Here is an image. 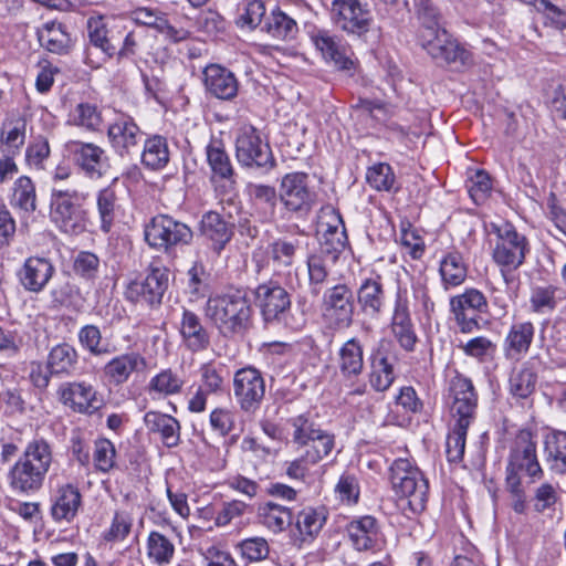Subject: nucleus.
Wrapping results in <instances>:
<instances>
[{
  "label": "nucleus",
  "instance_id": "nucleus-1",
  "mask_svg": "<svg viewBox=\"0 0 566 566\" xmlns=\"http://www.w3.org/2000/svg\"><path fill=\"white\" fill-rule=\"evenodd\" d=\"M53 461L52 449L43 438H34L8 473L9 485L18 494L41 490Z\"/></svg>",
  "mask_w": 566,
  "mask_h": 566
},
{
  "label": "nucleus",
  "instance_id": "nucleus-2",
  "mask_svg": "<svg viewBox=\"0 0 566 566\" xmlns=\"http://www.w3.org/2000/svg\"><path fill=\"white\" fill-rule=\"evenodd\" d=\"M205 315L221 335L233 337L250 327L252 308L244 291L232 290L210 296L205 305Z\"/></svg>",
  "mask_w": 566,
  "mask_h": 566
},
{
  "label": "nucleus",
  "instance_id": "nucleus-3",
  "mask_svg": "<svg viewBox=\"0 0 566 566\" xmlns=\"http://www.w3.org/2000/svg\"><path fill=\"white\" fill-rule=\"evenodd\" d=\"M87 199V192L53 188L50 199L51 221L64 233L83 232L86 227V211L83 209V203Z\"/></svg>",
  "mask_w": 566,
  "mask_h": 566
},
{
  "label": "nucleus",
  "instance_id": "nucleus-4",
  "mask_svg": "<svg viewBox=\"0 0 566 566\" xmlns=\"http://www.w3.org/2000/svg\"><path fill=\"white\" fill-rule=\"evenodd\" d=\"M293 427L292 440L302 449L305 460L316 464L327 457L335 447L334 436L315 424L305 415H298L290 420Z\"/></svg>",
  "mask_w": 566,
  "mask_h": 566
},
{
  "label": "nucleus",
  "instance_id": "nucleus-5",
  "mask_svg": "<svg viewBox=\"0 0 566 566\" xmlns=\"http://www.w3.org/2000/svg\"><path fill=\"white\" fill-rule=\"evenodd\" d=\"M329 14L335 25L348 35L365 36L374 27V15L361 0H333Z\"/></svg>",
  "mask_w": 566,
  "mask_h": 566
},
{
  "label": "nucleus",
  "instance_id": "nucleus-6",
  "mask_svg": "<svg viewBox=\"0 0 566 566\" xmlns=\"http://www.w3.org/2000/svg\"><path fill=\"white\" fill-rule=\"evenodd\" d=\"M495 242L492 249V259L499 266L518 269L525 262L530 252L526 237L518 233L511 223L494 226Z\"/></svg>",
  "mask_w": 566,
  "mask_h": 566
},
{
  "label": "nucleus",
  "instance_id": "nucleus-7",
  "mask_svg": "<svg viewBox=\"0 0 566 566\" xmlns=\"http://www.w3.org/2000/svg\"><path fill=\"white\" fill-rule=\"evenodd\" d=\"M144 234L149 247L165 252L176 245L190 243L193 237L186 223L167 214L151 218L145 226Z\"/></svg>",
  "mask_w": 566,
  "mask_h": 566
},
{
  "label": "nucleus",
  "instance_id": "nucleus-8",
  "mask_svg": "<svg viewBox=\"0 0 566 566\" xmlns=\"http://www.w3.org/2000/svg\"><path fill=\"white\" fill-rule=\"evenodd\" d=\"M521 472L532 479H539L543 475L536 454V440L528 430H521L516 434L507 459L506 478H521Z\"/></svg>",
  "mask_w": 566,
  "mask_h": 566
},
{
  "label": "nucleus",
  "instance_id": "nucleus-9",
  "mask_svg": "<svg viewBox=\"0 0 566 566\" xmlns=\"http://www.w3.org/2000/svg\"><path fill=\"white\" fill-rule=\"evenodd\" d=\"M233 395L244 413H255L265 396V380L261 371L252 366L237 370L233 376Z\"/></svg>",
  "mask_w": 566,
  "mask_h": 566
},
{
  "label": "nucleus",
  "instance_id": "nucleus-10",
  "mask_svg": "<svg viewBox=\"0 0 566 566\" xmlns=\"http://www.w3.org/2000/svg\"><path fill=\"white\" fill-rule=\"evenodd\" d=\"M354 310V294L348 285L336 284L324 292L323 317L334 328H348L353 324Z\"/></svg>",
  "mask_w": 566,
  "mask_h": 566
},
{
  "label": "nucleus",
  "instance_id": "nucleus-11",
  "mask_svg": "<svg viewBox=\"0 0 566 566\" xmlns=\"http://www.w3.org/2000/svg\"><path fill=\"white\" fill-rule=\"evenodd\" d=\"M238 161L245 167L270 169L275 161L270 146L263 143L253 126H243L235 140Z\"/></svg>",
  "mask_w": 566,
  "mask_h": 566
},
{
  "label": "nucleus",
  "instance_id": "nucleus-12",
  "mask_svg": "<svg viewBox=\"0 0 566 566\" xmlns=\"http://www.w3.org/2000/svg\"><path fill=\"white\" fill-rule=\"evenodd\" d=\"M279 198L286 210L307 213L315 203L316 193L308 186V176L304 172L286 174L280 184Z\"/></svg>",
  "mask_w": 566,
  "mask_h": 566
},
{
  "label": "nucleus",
  "instance_id": "nucleus-13",
  "mask_svg": "<svg viewBox=\"0 0 566 566\" xmlns=\"http://www.w3.org/2000/svg\"><path fill=\"white\" fill-rule=\"evenodd\" d=\"M451 312L461 332L471 333L479 327L480 314L488 313L489 303L476 289H467L450 300Z\"/></svg>",
  "mask_w": 566,
  "mask_h": 566
},
{
  "label": "nucleus",
  "instance_id": "nucleus-14",
  "mask_svg": "<svg viewBox=\"0 0 566 566\" xmlns=\"http://www.w3.org/2000/svg\"><path fill=\"white\" fill-rule=\"evenodd\" d=\"M143 138L144 132L134 117L126 113H117L107 127L108 143L120 157L135 153Z\"/></svg>",
  "mask_w": 566,
  "mask_h": 566
},
{
  "label": "nucleus",
  "instance_id": "nucleus-15",
  "mask_svg": "<svg viewBox=\"0 0 566 566\" xmlns=\"http://www.w3.org/2000/svg\"><path fill=\"white\" fill-rule=\"evenodd\" d=\"M118 22L106 21L103 17H91L87 21V36L90 46L86 50L87 63L90 60L91 48L101 50L104 60L112 59L118 51V41L120 40V29Z\"/></svg>",
  "mask_w": 566,
  "mask_h": 566
},
{
  "label": "nucleus",
  "instance_id": "nucleus-16",
  "mask_svg": "<svg viewBox=\"0 0 566 566\" xmlns=\"http://www.w3.org/2000/svg\"><path fill=\"white\" fill-rule=\"evenodd\" d=\"M67 149L74 163L81 168L85 176L92 179L103 177L109 168V157L106 150L94 144L82 140H70Z\"/></svg>",
  "mask_w": 566,
  "mask_h": 566
},
{
  "label": "nucleus",
  "instance_id": "nucleus-17",
  "mask_svg": "<svg viewBox=\"0 0 566 566\" xmlns=\"http://www.w3.org/2000/svg\"><path fill=\"white\" fill-rule=\"evenodd\" d=\"M255 303L265 322L281 321L291 307L287 291L275 281L258 285L254 291Z\"/></svg>",
  "mask_w": 566,
  "mask_h": 566
},
{
  "label": "nucleus",
  "instance_id": "nucleus-18",
  "mask_svg": "<svg viewBox=\"0 0 566 566\" xmlns=\"http://www.w3.org/2000/svg\"><path fill=\"white\" fill-rule=\"evenodd\" d=\"M452 398L450 412L454 421L472 423L478 407V395L471 379L458 375L450 382Z\"/></svg>",
  "mask_w": 566,
  "mask_h": 566
},
{
  "label": "nucleus",
  "instance_id": "nucleus-19",
  "mask_svg": "<svg viewBox=\"0 0 566 566\" xmlns=\"http://www.w3.org/2000/svg\"><path fill=\"white\" fill-rule=\"evenodd\" d=\"M296 228L295 233L273 240L268 245V256L275 269H285L293 265L298 252L308 245V235Z\"/></svg>",
  "mask_w": 566,
  "mask_h": 566
},
{
  "label": "nucleus",
  "instance_id": "nucleus-20",
  "mask_svg": "<svg viewBox=\"0 0 566 566\" xmlns=\"http://www.w3.org/2000/svg\"><path fill=\"white\" fill-rule=\"evenodd\" d=\"M422 48L438 63L465 65L469 53L444 30L421 41Z\"/></svg>",
  "mask_w": 566,
  "mask_h": 566
},
{
  "label": "nucleus",
  "instance_id": "nucleus-21",
  "mask_svg": "<svg viewBox=\"0 0 566 566\" xmlns=\"http://www.w3.org/2000/svg\"><path fill=\"white\" fill-rule=\"evenodd\" d=\"M59 392L61 401L80 413L92 415L103 402L93 386L84 381L64 384Z\"/></svg>",
  "mask_w": 566,
  "mask_h": 566
},
{
  "label": "nucleus",
  "instance_id": "nucleus-22",
  "mask_svg": "<svg viewBox=\"0 0 566 566\" xmlns=\"http://www.w3.org/2000/svg\"><path fill=\"white\" fill-rule=\"evenodd\" d=\"M55 273L53 262L48 258L30 256L18 271L22 287L31 293L42 292Z\"/></svg>",
  "mask_w": 566,
  "mask_h": 566
},
{
  "label": "nucleus",
  "instance_id": "nucleus-23",
  "mask_svg": "<svg viewBox=\"0 0 566 566\" xmlns=\"http://www.w3.org/2000/svg\"><path fill=\"white\" fill-rule=\"evenodd\" d=\"M364 347L360 340L352 337L344 342L335 357V367L339 377L354 384L364 371Z\"/></svg>",
  "mask_w": 566,
  "mask_h": 566
},
{
  "label": "nucleus",
  "instance_id": "nucleus-24",
  "mask_svg": "<svg viewBox=\"0 0 566 566\" xmlns=\"http://www.w3.org/2000/svg\"><path fill=\"white\" fill-rule=\"evenodd\" d=\"M130 18L136 24L151 28L175 43L188 39L190 34L186 29L170 24L167 14L156 8H136L130 12Z\"/></svg>",
  "mask_w": 566,
  "mask_h": 566
},
{
  "label": "nucleus",
  "instance_id": "nucleus-25",
  "mask_svg": "<svg viewBox=\"0 0 566 566\" xmlns=\"http://www.w3.org/2000/svg\"><path fill=\"white\" fill-rule=\"evenodd\" d=\"M147 361L137 352H128L113 357L103 367V374L113 386L125 384L134 373L145 370Z\"/></svg>",
  "mask_w": 566,
  "mask_h": 566
},
{
  "label": "nucleus",
  "instance_id": "nucleus-26",
  "mask_svg": "<svg viewBox=\"0 0 566 566\" xmlns=\"http://www.w3.org/2000/svg\"><path fill=\"white\" fill-rule=\"evenodd\" d=\"M182 345L191 353H200L210 346V333L201 317L192 311L184 310L179 323Z\"/></svg>",
  "mask_w": 566,
  "mask_h": 566
},
{
  "label": "nucleus",
  "instance_id": "nucleus-27",
  "mask_svg": "<svg viewBox=\"0 0 566 566\" xmlns=\"http://www.w3.org/2000/svg\"><path fill=\"white\" fill-rule=\"evenodd\" d=\"M357 301L365 316L379 318L387 304L381 276L376 275L365 279L357 291Z\"/></svg>",
  "mask_w": 566,
  "mask_h": 566
},
{
  "label": "nucleus",
  "instance_id": "nucleus-28",
  "mask_svg": "<svg viewBox=\"0 0 566 566\" xmlns=\"http://www.w3.org/2000/svg\"><path fill=\"white\" fill-rule=\"evenodd\" d=\"M206 90L217 98L230 101L238 94L239 84L232 72L219 64H210L203 71Z\"/></svg>",
  "mask_w": 566,
  "mask_h": 566
},
{
  "label": "nucleus",
  "instance_id": "nucleus-29",
  "mask_svg": "<svg viewBox=\"0 0 566 566\" xmlns=\"http://www.w3.org/2000/svg\"><path fill=\"white\" fill-rule=\"evenodd\" d=\"M82 504V495L78 489L71 484L57 488L50 507V514L54 522H67L74 520Z\"/></svg>",
  "mask_w": 566,
  "mask_h": 566
},
{
  "label": "nucleus",
  "instance_id": "nucleus-30",
  "mask_svg": "<svg viewBox=\"0 0 566 566\" xmlns=\"http://www.w3.org/2000/svg\"><path fill=\"white\" fill-rule=\"evenodd\" d=\"M392 489L397 495L408 500V506L412 513H420L426 509L429 483L422 471H413L412 476L392 484Z\"/></svg>",
  "mask_w": 566,
  "mask_h": 566
},
{
  "label": "nucleus",
  "instance_id": "nucleus-31",
  "mask_svg": "<svg viewBox=\"0 0 566 566\" xmlns=\"http://www.w3.org/2000/svg\"><path fill=\"white\" fill-rule=\"evenodd\" d=\"M200 233L211 242L214 251L220 252L233 235V224L220 213L208 211L200 221Z\"/></svg>",
  "mask_w": 566,
  "mask_h": 566
},
{
  "label": "nucleus",
  "instance_id": "nucleus-32",
  "mask_svg": "<svg viewBox=\"0 0 566 566\" xmlns=\"http://www.w3.org/2000/svg\"><path fill=\"white\" fill-rule=\"evenodd\" d=\"M78 367V353L67 343L55 345L49 352L46 369L50 375L65 378L75 374Z\"/></svg>",
  "mask_w": 566,
  "mask_h": 566
},
{
  "label": "nucleus",
  "instance_id": "nucleus-33",
  "mask_svg": "<svg viewBox=\"0 0 566 566\" xmlns=\"http://www.w3.org/2000/svg\"><path fill=\"white\" fill-rule=\"evenodd\" d=\"M311 40L322 55L326 60L334 62L338 69L350 70L354 66L353 60L346 55V50L340 41L327 31L318 30L313 32Z\"/></svg>",
  "mask_w": 566,
  "mask_h": 566
},
{
  "label": "nucleus",
  "instance_id": "nucleus-34",
  "mask_svg": "<svg viewBox=\"0 0 566 566\" xmlns=\"http://www.w3.org/2000/svg\"><path fill=\"white\" fill-rule=\"evenodd\" d=\"M349 539L355 549L370 551L379 546L377 521L373 516H363L352 521L347 527Z\"/></svg>",
  "mask_w": 566,
  "mask_h": 566
},
{
  "label": "nucleus",
  "instance_id": "nucleus-35",
  "mask_svg": "<svg viewBox=\"0 0 566 566\" xmlns=\"http://www.w3.org/2000/svg\"><path fill=\"white\" fill-rule=\"evenodd\" d=\"M147 429L158 433L161 442L167 448H175L180 442V423L169 415L158 411H148L144 417Z\"/></svg>",
  "mask_w": 566,
  "mask_h": 566
},
{
  "label": "nucleus",
  "instance_id": "nucleus-36",
  "mask_svg": "<svg viewBox=\"0 0 566 566\" xmlns=\"http://www.w3.org/2000/svg\"><path fill=\"white\" fill-rule=\"evenodd\" d=\"M262 31L274 40L290 42L297 38L300 28L292 15L275 8L265 18Z\"/></svg>",
  "mask_w": 566,
  "mask_h": 566
},
{
  "label": "nucleus",
  "instance_id": "nucleus-37",
  "mask_svg": "<svg viewBox=\"0 0 566 566\" xmlns=\"http://www.w3.org/2000/svg\"><path fill=\"white\" fill-rule=\"evenodd\" d=\"M38 38L45 50L59 55L69 53L73 45L66 27L57 21L45 22L39 30Z\"/></svg>",
  "mask_w": 566,
  "mask_h": 566
},
{
  "label": "nucleus",
  "instance_id": "nucleus-38",
  "mask_svg": "<svg viewBox=\"0 0 566 566\" xmlns=\"http://www.w3.org/2000/svg\"><path fill=\"white\" fill-rule=\"evenodd\" d=\"M535 327L532 322L512 324L504 339V354L507 358H520L525 355L533 342Z\"/></svg>",
  "mask_w": 566,
  "mask_h": 566
},
{
  "label": "nucleus",
  "instance_id": "nucleus-39",
  "mask_svg": "<svg viewBox=\"0 0 566 566\" xmlns=\"http://www.w3.org/2000/svg\"><path fill=\"white\" fill-rule=\"evenodd\" d=\"M170 160V150L166 137L151 135L144 139L140 154L142 165L149 170H161Z\"/></svg>",
  "mask_w": 566,
  "mask_h": 566
},
{
  "label": "nucleus",
  "instance_id": "nucleus-40",
  "mask_svg": "<svg viewBox=\"0 0 566 566\" xmlns=\"http://www.w3.org/2000/svg\"><path fill=\"white\" fill-rule=\"evenodd\" d=\"M327 518L325 507L307 506L296 516L295 526L301 542L313 541L322 531Z\"/></svg>",
  "mask_w": 566,
  "mask_h": 566
},
{
  "label": "nucleus",
  "instance_id": "nucleus-41",
  "mask_svg": "<svg viewBox=\"0 0 566 566\" xmlns=\"http://www.w3.org/2000/svg\"><path fill=\"white\" fill-rule=\"evenodd\" d=\"M168 287V270L157 263H151L142 283L140 295L150 305L159 304Z\"/></svg>",
  "mask_w": 566,
  "mask_h": 566
},
{
  "label": "nucleus",
  "instance_id": "nucleus-42",
  "mask_svg": "<svg viewBox=\"0 0 566 566\" xmlns=\"http://www.w3.org/2000/svg\"><path fill=\"white\" fill-rule=\"evenodd\" d=\"M439 272L446 289L462 284L467 277V265L460 252L451 251L440 260Z\"/></svg>",
  "mask_w": 566,
  "mask_h": 566
},
{
  "label": "nucleus",
  "instance_id": "nucleus-43",
  "mask_svg": "<svg viewBox=\"0 0 566 566\" xmlns=\"http://www.w3.org/2000/svg\"><path fill=\"white\" fill-rule=\"evenodd\" d=\"M260 522L273 533H281L292 524V512L289 507L268 502L259 507Z\"/></svg>",
  "mask_w": 566,
  "mask_h": 566
},
{
  "label": "nucleus",
  "instance_id": "nucleus-44",
  "mask_svg": "<svg viewBox=\"0 0 566 566\" xmlns=\"http://www.w3.org/2000/svg\"><path fill=\"white\" fill-rule=\"evenodd\" d=\"M10 205L15 209L32 213L36 210L35 186L30 177H19L12 187Z\"/></svg>",
  "mask_w": 566,
  "mask_h": 566
},
{
  "label": "nucleus",
  "instance_id": "nucleus-45",
  "mask_svg": "<svg viewBox=\"0 0 566 566\" xmlns=\"http://www.w3.org/2000/svg\"><path fill=\"white\" fill-rule=\"evenodd\" d=\"M206 153L213 177L232 179L234 169L221 140L212 139L208 144Z\"/></svg>",
  "mask_w": 566,
  "mask_h": 566
},
{
  "label": "nucleus",
  "instance_id": "nucleus-46",
  "mask_svg": "<svg viewBox=\"0 0 566 566\" xmlns=\"http://www.w3.org/2000/svg\"><path fill=\"white\" fill-rule=\"evenodd\" d=\"M321 253L312 254L307 258V273H308V286L311 293L317 296L326 282L331 268L337 262L336 260L328 259Z\"/></svg>",
  "mask_w": 566,
  "mask_h": 566
},
{
  "label": "nucleus",
  "instance_id": "nucleus-47",
  "mask_svg": "<svg viewBox=\"0 0 566 566\" xmlns=\"http://www.w3.org/2000/svg\"><path fill=\"white\" fill-rule=\"evenodd\" d=\"M395 380L392 365L380 352L373 354L369 384L376 391H386Z\"/></svg>",
  "mask_w": 566,
  "mask_h": 566
},
{
  "label": "nucleus",
  "instance_id": "nucleus-48",
  "mask_svg": "<svg viewBox=\"0 0 566 566\" xmlns=\"http://www.w3.org/2000/svg\"><path fill=\"white\" fill-rule=\"evenodd\" d=\"M536 381V373L527 364H524L512 370L509 379L510 392L516 398L525 399L534 392Z\"/></svg>",
  "mask_w": 566,
  "mask_h": 566
},
{
  "label": "nucleus",
  "instance_id": "nucleus-49",
  "mask_svg": "<svg viewBox=\"0 0 566 566\" xmlns=\"http://www.w3.org/2000/svg\"><path fill=\"white\" fill-rule=\"evenodd\" d=\"M417 17L421 24L420 41L444 31L440 24V13L431 0H420L417 3Z\"/></svg>",
  "mask_w": 566,
  "mask_h": 566
},
{
  "label": "nucleus",
  "instance_id": "nucleus-50",
  "mask_svg": "<svg viewBox=\"0 0 566 566\" xmlns=\"http://www.w3.org/2000/svg\"><path fill=\"white\" fill-rule=\"evenodd\" d=\"M96 207L101 220V230L108 233L116 217L117 196L113 188L101 189L96 196Z\"/></svg>",
  "mask_w": 566,
  "mask_h": 566
},
{
  "label": "nucleus",
  "instance_id": "nucleus-51",
  "mask_svg": "<svg viewBox=\"0 0 566 566\" xmlns=\"http://www.w3.org/2000/svg\"><path fill=\"white\" fill-rule=\"evenodd\" d=\"M339 226L328 227L323 234V240L318 253L329 256L328 259L338 260L340 253L345 250L347 244V235L345 227L340 219Z\"/></svg>",
  "mask_w": 566,
  "mask_h": 566
},
{
  "label": "nucleus",
  "instance_id": "nucleus-52",
  "mask_svg": "<svg viewBox=\"0 0 566 566\" xmlns=\"http://www.w3.org/2000/svg\"><path fill=\"white\" fill-rule=\"evenodd\" d=\"M563 291L554 285L536 286L530 298L531 307L535 313L552 312L563 300Z\"/></svg>",
  "mask_w": 566,
  "mask_h": 566
},
{
  "label": "nucleus",
  "instance_id": "nucleus-53",
  "mask_svg": "<svg viewBox=\"0 0 566 566\" xmlns=\"http://www.w3.org/2000/svg\"><path fill=\"white\" fill-rule=\"evenodd\" d=\"M545 451L551 468L557 473H566V432L555 431L548 437Z\"/></svg>",
  "mask_w": 566,
  "mask_h": 566
},
{
  "label": "nucleus",
  "instance_id": "nucleus-54",
  "mask_svg": "<svg viewBox=\"0 0 566 566\" xmlns=\"http://www.w3.org/2000/svg\"><path fill=\"white\" fill-rule=\"evenodd\" d=\"M70 123L90 132H97L103 124L102 113L96 105L80 103L70 114Z\"/></svg>",
  "mask_w": 566,
  "mask_h": 566
},
{
  "label": "nucleus",
  "instance_id": "nucleus-55",
  "mask_svg": "<svg viewBox=\"0 0 566 566\" xmlns=\"http://www.w3.org/2000/svg\"><path fill=\"white\" fill-rule=\"evenodd\" d=\"M147 554L158 565L168 564L175 554V546L161 533L150 532L147 538Z\"/></svg>",
  "mask_w": 566,
  "mask_h": 566
},
{
  "label": "nucleus",
  "instance_id": "nucleus-56",
  "mask_svg": "<svg viewBox=\"0 0 566 566\" xmlns=\"http://www.w3.org/2000/svg\"><path fill=\"white\" fill-rule=\"evenodd\" d=\"M471 423L455 421L447 437L446 453L449 462L462 461L465 449L467 431Z\"/></svg>",
  "mask_w": 566,
  "mask_h": 566
},
{
  "label": "nucleus",
  "instance_id": "nucleus-57",
  "mask_svg": "<svg viewBox=\"0 0 566 566\" xmlns=\"http://www.w3.org/2000/svg\"><path fill=\"white\" fill-rule=\"evenodd\" d=\"M78 343L82 348L93 356L111 354L108 344L103 343L102 333L98 326L88 324L78 331Z\"/></svg>",
  "mask_w": 566,
  "mask_h": 566
},
{
  "label": "nucleus",
  "instance_id": "nucleus-58",
  "mask_svg": "<svg viewBox=\"0 0 566 566\" xmlns=\"http://www.w3.org/2000/svg\"><path fill=\"white\" fill-rule=\"evenodd\" d=\"M184 384L185 381L179 374L168 368L161 370L150 379L149 390L161 396H172L181 391Z\"/></svg>",
  "mask_w": 566,
  "mask_h": 566
},
{
  "label": "nucleus",
  "instance_id": "nucleus-59",
  "mask_svg": "<svg viewBox=\"0 0 566 566\" xmlns=\"http://www.w3.org/2000/svg\"><path fill=\"white\" fill-rule=\"evenodd\" d=\"M543 18L545 27L562 31L566 29V4L552 0H539L535 9Z\"/></svg>",
  "mask_w": 566,
  "mask_h": 566
},
{
  "label": "nucleus",
  "instance_id": "nucleus-60",
  "mask_svg": "<svg viewBox=\"0 0 566 566\" xmlns=\"http://www.w3.org/2000/svg\"><path fill=\"white\" fill-rule=\"evenodd\" d=\"M133 527L132 514L124 510H117L114 513L109 527L104 531L105 542L118 543L126 539Z\"/></svg>",
  "mask_w": 566,
  "mask_h": 566
},
{
  "label": "nucleus",
  "instance_id": "nucleus-61",
  "mask_svg": "<svg viewBox=\"0 0 566 566\" xmlns=\"http://www.w3.org/2000/svg\"><path fill=\"white\" fill-rule=\"evenodd\" d=\"M366 180L377 191H391L395 189L396 177L390 165L376 164L368 168Z\"/></svg>",
  "mask_w": 566,
  "mask_h": 566
},
{
  "label": "nucleus",
  "instance_id": "nucleus-62",
  "mask_svg": "<svg viewBox=\"0 0 566 566\" xmlns=\"http://www.w3.org/2000/svg\"><path fill=\"white\" fill-rule=\"evenodd\" d=\"M25 140V122L17 119L14 122L6 123L1 130V142L8 148L6 151H11L12 155L19 153Z\"/></svg>",
  "mask_w": 566,
  "mask_h": 566
},
{
  "label": "nucleus",
  "instance_id": "nucleus-63",
  "mask_svg": "<svg viewBox=\"0 0 566 566\" xmlns=\"http://www.w3.org/2000/svg\"><path fill=\"white\" fill-rule=\"evenodd\" d=\"M243 559L249 563L260 562L269 556L270 547L264 537H250L239 542L235 546Z\"/></svg>",
  "mask_w": 566,
  "mask_h": 566
},
{
  "label": "nucleus",
  "instance_id": "nucleus-64",
  "mask_svg": "<svg viewBox=\"0 0 566 566\" xmlns=\"http://www.w3.org/2000/svg\"><path fill=\"white\" fill-rule=\"evenodd\" d=\"M265 13V3L262 0H247L241 6L237 23L253 30L261 24Z\"/></svg>",
  "mask_w": 566,
  "mask_h": 566
}]
</instances>
